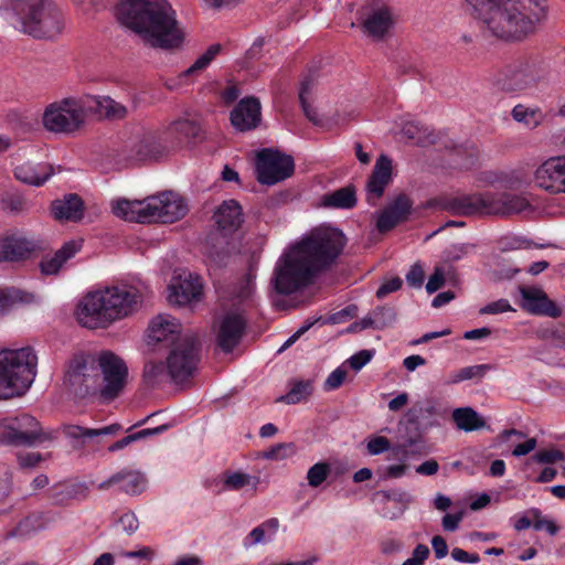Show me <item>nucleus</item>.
<instances>
[{"label":"nucleus","instance_id":"f257e3e1","mask_svg":"<svg viewBox=\"0 0 565 565\" xmlns=\"http://www.w3.org/2000/svg\"><path fill=\"white\" fill-rule=\"evenodd\" d=\"M482 23L484 36L522 41L547 17V0H466Z\"/></svg>","mask_w":565,"mask_h":565},{"label":"nucleus","instance_id":"f03ea898","mask_svg":"<svg viewBox=\"0 0 565 565\" xmlns=\"http://www.w3.org/2000/svg\"><path fill=\"white\" fill-rule=\"evenodd\" d=\"M116 15L153 47L171 51L183 45L184 32L168 0H125L117 6Z\"/></svg>","mask_w":565,"mask_h":565},{"label":"nucleus","instance_id":"7ed1b4c3","mask_svg":"<svg viewBox=\"0 0 565 565\" xmlns=\"http://www.w3.org/2000/svg\"><path fill=\"white\" fill-rule=\"evenodd\" d=\"M255 275L244 274L238 280L214 281V294L220 310L216 347L225 354L232 353L242 342L247 328L244 301L255 290Z\"/></svg>","mask_w":565,"mask_h":565},{"label":"nucleus","instance_id":"20e7f679","mask_svg":"<svg viewBox=\"0 0 565 565\" xmlns=\"http://www.w3.org/2000/svg\"><path fill=\"white\" fill-rule=\"evenodd\" d=\"M142 303V295L132 285L106 287L88 292L76 308L78 323L88 329L107 328L114 321L134 315Z\"/></svg>","mask_w":565,"mask_h":565},{"label":"nucleus","instance_id":"39448f33","mask_svg":"<svg viewBox=\"0 0 565 565\" xmlns=\"http://www.w3.org/2000/svg\"><path fill=\"white\" fill-rule=\"evenodd\" d=\"M0 15L15 30L39 40H54L64 29V18L50 0H3Z\"/></svg>","mask_w":565,"mask_h":565},{"label":"nucleus","instance_id":"423d86ee","mask_svg":"<svg viewBox=\"0 0 565 565\" xmlns=\"http://www.w3.org/2000/svg\"><path fill=\"white\" fill-rule=\"evenodd\" d=\"M85 108L107 118H124L127 113L124 106L109 97H88L85 106L75 98H64L46 107L43 125L52 132H73L84 124Z\"/></svg>","mask_w":565,"mask_h":565},{"label":"nucleus","instance_id":"0eeeda50","mask_svg":"<svg viewBox=\"0 0 565 565\" xmlns=\"http://www.w3.org/2000/svg\"><path fill=\"white\" fill-rule=\"evenodd\" d=\"M113 213L142 224H172L186 215L188 205L178 193L166 191L142 201L118 200L113 205Z\"/></svg>","mask_w":565,"mask_h":565},{"label":"nucleus","instance_id":"6e6552de","mask_svg":"<svg viewBox=\"0 0 565 565\" xmlns=\"http://www.w3.org/2000/svg\"><path fill=\"white\" fill-rule=\"evenodd\" d=\"M441 207L460 216H508L530 207L529 201L518 194L508 192H483L446 198Z\"/></svg>","mask_w":565,"mask_h":565},{"label":"nucleus","instance_id":"1a4fd4ad","mask_svg":"<svg viewBox=\"0 0 565 565\" xmlns=\"http://www.w3.org/2000/svg\"><path fill=\"white\" fill-rule=\"evenodd\" d=\"M344 233L332 226L312 228L299 241L291 244L309 266L321 275L337 264L347 245Z\"/></svg>","mask_w":565,"mask_h":565},{"label":"nucleus","instance_id":"9d476101","mask_svg":"<svg viewBox=\"0 0 565 565\" xmlns=\"http://www.w3.org/2000/svg\"><path fill=\"white\" fill-rule=\"evenodd\" d=\"M38 356L31 347L0 351V399L24 395L36 376Z\"/></svg>","mask_w":565,"mask_h":565},{"label":"nucleus","instance_id":"9b49d317","mask_svg":"<svg viewBox=\"0 0 565 565\" xmlns=\"http://www.w3.org/2000/svg\"><path fill=\"white\" fill-rule=\"evenodd\" d=\"M243 207L235 199L223 201L214 210V224L217 234L214 235V266L225 267L241 249L239 239L235 234L244 223Z\"/></svg>","mask_w":565,"mask_h":565},{"label":"nucleus","instance_id":"f8f14e48","mask_svg":"<svg viewBox=\"0 0 565 565\" xmlns=\"http://www.w3.org/2000/svg\"><path fill=\"white\" fill-rule=\"evenodd\" d=\"M290 244L276 262L270 286L277 295L289 296L311 286L319 276Z\"/></svg>","mask_w":565,"mask_h":565},{"label":"nucleus","instance_id":"ddd939ff","mask_svg":"<svg viewBox=\"0 0 565 565\" xmlns=\"http://www.w3.org/2000/svg\"><path fill=\"white\" fill-rule=\"evenodd\" d=\"M64 385L76 399L97 397L102 401L103 380L95 353L79 351L67 362Z\"/></svg>","mask_w":565,"mask_h":565},{"label":"nucleus","instance_id":"4468645a","mask_svg":"<svg viewBox=\"0 0 565 565\" xmlns=\"http://www.w3.org/2000/svg\"><path fill=\"white\" fill-rule=\"evenodd\" d=\"M172 153L163 129L145 130L131 138L120 150L119 158L127 164L157 162Z\"/></svg>","mask_w":565,"mask_h":565},{"label":"nucleus","instance_id":"2eb2a0df","mask_svg":"<svg viewBox=\"0 0 565 565\" xmlns=\"http://www.w3.org/2000/svg\"><path fill=\"white\" fill-rule=\"evenodd\" d=\"M50 439V434L42 431L40 422L29 414L23 413L0 420L1 446L32 447Z\"/></svg>","mask_w":565,"mask_h":565},{"label":"nucleus","instance_id":"dca6fc26","mask_svg":"<svg viewBox=\"0 0 565 565\" xmlns=\"http://www.w3.org/2000/svg\"><path fill=\"white\" fill-rule=\"evenodd\" d=\"M201 342L196 334L182 338L167 356V370L171 382L180 384L193 376L200 361Z\"/></svg>","mask_w":565,"mask_h":565},{"label":"nucleus","instance_id":"f3484780","mask_svg":"<svg viewBox=\"0 0 565 565\" xmlns=\"http://www.w3.org/2000/svg\"><path fill=\"white\" fill-rule=\"evenodd\" d=\"M95 361L98 363V372L103 380L102 402H111L126 386L128 367L125 361L111 351L95 354Z\"/></svg>","mask_w":565,"mask_h":565},{"label":"nucleus","instance_id":"a211bd4d","mask_svg":"<svg viewBox=\"0 0 565 565\" xmlns=\"http://www.w3.org/2000/svg\"><path fill=\"white\" fill-rule=\"evenodd\" d=\"M295 172V161L289 154L278 149L266 148L257 153L256 179L260 184L274 185Z\"/></svg>","mask_w":565,"mask_h":565},{"label":"nucleus","instance_id":"6ab92c4d","mask_svg":"<svg viewBox=\"0 0 565 565\" xmlns=\"http://www.w3.org/2000/svg\"><path fill=\"white\" fill-rule=\"evenodd\" d=\"M163 131L172 152L183 147H194L206 138V131L202 127L199 115L186 114L171 121Z\"/></svg>","mask_w":565,"mask_h":565},{"label":"nucleus","instance_id":"aec40b11","mask_svg":"<svg viewBox=\"0 0 565 565\" xmlns=\"http://www.w3.org/2000/svg\"><path fill=\"white\" fill-rule=\"evenodd\" d=\"M203 279L200 275L182 270L172 277L168 287V300L171 305L180 307L200 301L203 296Z\"/></svg>","mask_w":565,"mask_h":565},{"label":"nucleus","instance_id":"412c9836","mask_svg":"<svg viewBox=\"0 0 565 565\" xmlns=\"http://www.w3.org/2000/svg\"><path fill=\"white\" fill-rule=\"evenodd\" d=\"M522 310L542 317L559 318L562 309L539 287H520Z\"/></svg>","mask_w":565,"mask_h":565},{"label":"nucleus","instance_id":"4be33fe9","mask_svg":"<svg viewBox=\"0 0 565 565\" xmlns=\"http://www.w3.org/2000/svg\"><path fill=\"white\" fill-rule=\"evenodd\" d=\"M181 333V324L178 319L159 315L151 320L147 330L148 345L162 344L170 348L178 344Z\"/></svg>","mask_w":565,"mask_h":565},{"label":"nucleus","instance_id":"5701e85b","mask_svg":"<svg viewBox=\"0 0 565 565\" xmlns=\"http://www.w3.org/2000/svg\"><path fill=\"white\" fill-rule=\"evenodd\" d=\"M412 213L413 201L405 193H401L381 211L376 228L380 233H387L398 224L407 222Z\"/></svg>","mask_w":565,"mask_h":565},{"label":"nucleus","instance_id":"b1692460","mask_svg":"<svg viewBox=\"0 0 565 565\" xmlns=\"http://www.w3.org/2000/svg\"><path fill=\"white\" fill-rule=\"evenodd\" d=\"M535 184L551 193L565 192V156L550 158L535 171Z\"/></svg>","mask_w":565,"mask_h":565},{"label":"nucleus","instance_id":"393cba45","mask_svg":"<svg viewBox=\"0 0 565 565\" xmlns=\"http://www.w3.org/2000/svg\"><path fill=\"white\" fill-rule=\"evenodd\" d=\"M46 248L43 241L10 235L0 238V262H19Z\"/></svg>","mask_w":565,"mask_h":565},{"label":"nucleus","instance_id":"a878e982","mask_svg":"<svg viewBox=\"0 0 565 565\" xmlns=\"http://www.w3.org/2000/svg\"><path fill=\"white\" fill-rule=\"evenodd\" d=\"M230 120L233 127L241 132L256 129L262 121V105L257 97L242 98L231 111Z\"/></svg>","mask_w":565,"mask_h":565},{"label":"nucleus","instance_id":"bb28decb","mask_svg":"<svg viewBox=\"0 0 565 565\" xmlns=\"http://www.w3.org/2000/svg\"><path fill=\"white\" fill-rule=\"evenodd\" d=\"M113 487H116L119 492L139 495L146 490L147 478L139 470L124 468L100 482L97 489L108 490Z\"/></svg>","mask_w":565,"mask_h":565},{"label":"nucleus","instance_id":"cd10ccee","mask_svg":"<svg viewBox=\"0 0 565 565\" xmlns=\"http://www.w3.org/2000/svg\"><path fill=\"white\" fill-rule=\"evenodd\" d=\"M392 180V160L386 154H381L373 167L366 182V200L374 204L376 200L383 196L386 186Z\"/></svg>","mask_w":565,"mask_h":565},{"label":"nucleus","instance_id":"c85d7f7f","mask_svg":"<svg viewBox=\"0 0 565 565\" xmlns=\"http://www.w3.org/2000/svg\"><path fill=\"white\" fill-rule=\"evenodd\" d=\"M540 81L537 73H497L493 87L499 92L514 94L536 87Z\"/></svg>","mask_w":565,"mask_h":565},{"label":"nucleus","instance_id":"c756f323","mask_svg":"<svg viewBox=\"0 0 565 565\" xmlns=\"http://www.w3.org/2000/svg\"><path fill=\"white\" fill-rule=\"evenodd\" d=\"M122 429L120 424H111L102 428H86L78 425H64L63 434L71 439L72 447L78 449L96 437L115 435Z\"/></svg>","mask_w":565,"mask_h":565},{"label":"nucleus","instance_id":"7c9ffc66","mask_svg":"<svg viewBox=\"0 0 565 565\" xmlns=\"http://www.w3.org/2000/svg\"><path fill=\"white\" fill-rule=\"evenodd\" d=\"M85 203L76 193H70L62 200H54L51 213L57 221L78 222L84 216Z\"/></svg>","mask_w":565,"mask_h":565},{"label":"nucleus","instance_id":"2f4dec72","mask_svg":"<svg viewBox=\"0 0 565 565\" xmlns=\"http://www.w3.org/2000/svg\"><path fill=\"white\" fill-rule=\"evenodd\" d=\"M13 173L17 180L25 184L41 186L54 174V169L46 162L28 161L17 166Z\"/></svg>","mask_w":565,"mask_h":565},{"label":"nucleus","instance_id":"473e14b6","mask_svg":"<svg viewBox=\"0 0 565 565\" xmlns=\"http://www.w3.org/2000/svg\"><path fill=\"white\" fill-rule=\"evenodd\" d=\"M79 245L74 241L63 244V246L52 256H44L40 263V269L43 275H56L62 266L79 250Z\"/></svg>","mask_w":565,"mask_h":565},{"label":"nucleus","instance_id":"72a5a7b5","mask_svg":"<svg viewBox=\"0 0 565 565\" xmlns=\"http://www.w3.org/2000/svg\"><path fill=\"white\" fill-rule=\"evenodd\" d=\"M452 420L459 430H463L466 433L479 429H491L484 418L469 406L454 409Z\"/></svg>","mask_w":565,"mask_h":565},{"label":"nucleus","instance_id":"f704fd0d","mask_svg":"<svg viewBox=\"0 0 565 565\" xmlns=\"http://www.w3.org/2000/svg\"><path fill=\"white\" fill-rule=\"evenodd\" d=\"M393 24L391 12L387 8L374 10L363 22V30L374 39H382Z\"/></svg>","mask_w":565,"mask_h":565},{"label":"nucleus","instance_id":"c9c22d12","mask_svg":"<svg viewBox=\"0 0 565 565\" xmlns=\"http://www.w3.org/2000/svg\"><path fill=\"white\" fill-rule=\"evenodd\" d=\"M38 302V296L19 288L0 289V316L7 313L14 305H31Z\"/></svg>","mask_w":565,"mask_h":565},{"label":"nucleus","instance_id":"e433bc0d","mask_svg":"<svg viewBox=\"0 0 565 565\" xmlns=\"http://www.w3.org/2000/svg\"><path fill=\"white\" fill-rule=\"evenodd\" d=\"M356 201L355 188L352 184L327 193L322 198L323 205L333 209H353L356 205Z\"/></svg>","mask_w":565,"mask_h":565},{"label":"nucleus","instance_id":"4c0bfd02","mask_svg":"<svg viewBox=\"0 0 565 565\" xmlns=\"http://www.w3.org/2000/svg\"><path fill=\"white\" fill-rule=\"evenodd\" d=\"M312 390L310 380L294 381L290 390L285 395L279 396L276 402L295 405L307 399L312 394Z\"/></svg>","mask_w":565,"mask_h":565},{"label":"nucleus","instance_id":"58836bf2","mask_svg":"<svg viewBox=\"0 0 565 565\" xmlns=\"http://www.w3.org/2000/svg\"><path fill=\"white\" fill-rule=\"evenodd\" d=\"M168 429H169V425L164 424V425H160V426L154 427V428H145V429H141V430L136 431L134 434H129L126 437H124V438L113 443L108 447V451H110V452L118 451V450L124 449L125 447L129 446L130 444H132L135 441L145 439V438H148V437H151V436H154V435H159L161 433H164Z\"/></svg>","mask_w":565,"mask_h":565},{"label":"nucleus","instance_id":"ea45409f","mask_svg":"<svg viewBox=\"0 0 565 565\" xmlns=\"http://www.w3.org/2000/svg\"><path fill=\"white\" fill-rule=\"evenodd\" d=\"M436 409L434 406L427 407H413L406 414L407 423L415 427L416 430H425L434 426L429 419L435 415Z\"/></svg>","mask_w":565,"mask_h":565},{"label":"nucleus","instance_id":"a19ab883","mask_svg":"<svg viewBox=\"0 0 565 565\" xmlns=\"http://www.w3.org/2000/svg\"><path fill=\"white\" fill-rule=\"evenodd\" d=\"M402 134L405 138L417 146L434 143V138L431 134L428 132L427 127L416 121L406 122L402 128Z\"/></svg>","mask_w":565,"mask_h":565},{"label":"nucleus","instance_id":"79ce46f5","mask_svg":"<svg viewBox=\"0 0 565 565\" xmlns=\"http://www.w3.org/2000/svg\"><path fill=\"white\" fill-rule=\"evenodd\" d=\"M253 481V487L256 488L258 483L257 477H252L247 473L235 471H226L223 478V489L224 490H241L242 488L250 484Z\"/></svg>","mask_w":565,"mask_h":565},{"label":"nucleus","instance_id":"37998d69","mask_svg":"<svg viewBox=\"0 0 565 565\" xmlns=\"http://www.w3.org/2000/svg\"><path fill=\"white\" fill-rule=\"evenodd\" d=\"M490 369L491 365L489 364H477L462 367L458 372L451 374L447 384H457L472 379H482Z\"/></svg>","mask_w":565,"mask_h":565},{"label":"nucleus","instance_id":"c03bdc74","mask_svg":"<svg viewBox=\"0 0 565 565\" xmlns=\"http://www.w3.org/2000/svg\"><path fill=\"white\" fill-rule=\"evenodd\" d=\"M143 379L150 385H157L169 379L167 362H149L143 369Z\"/></svg>","mask_w":565,"mask_h":565},{"label":"nucleus","instance_id":"a18cd8bd","mask_svg":"<svg viewBox=\"0 0 565 565\" xmlns=\"http://www.w3.org/2000/svg\"><path fill=\"white\" fill-rule=\"evenodd\" d=\"M498 248L502 253L512 252L516 249H527L532 247V242L524 236L518 235H504L501 236L498 242Z\"/></svg>","mask_w":565,"mask_h":565},{"label":"nucleus","instance_id":"49530a36","mask_svg":"<svg viewBox=\"0 0 565 565\" xmlns=\"http://www.w3.org/2000/svg\"><path fill=\"white\" fill-rule=\"evenodd\" d=\"M331 472L329 462L320 461L311 466L307 472L308 484L312 488L320 487Z\"/></svg>","mask_w":565,"mask_h":565},{"label":"nucleus","instance_id":"de8ad7c7","mask_svg":"<svg viewBox=\"0 0 565 565\" xmlns=\"http://www.w3.org/2000/svg\"><path fill=\"white\" fill-rule=\"evenodd\" d=\"M375 499H380L382 504L390 503L394 501L398 507L407 508V504L411 502L412 497L406 491L394 489V490H380L374 493Z\"/></svg>","mask_w":565,"mask_h":565},{"label":"nucleus","instance_id":"09e8293b","mask_svg":"<svg viewBox=\"0 0 565 565\" xmlns=\"http://www.w3.org/2000/svg\"><path fill=\"white\" fill-rule=\"evenodd\" d=\"M1 209L12 213H19L25 209L26 201L18 191L6 192L0 200Z\"/></svg>","mask_w":565,"mask_h":565},{"label":"nucleus","instance_id":"8fccbe9b","mask_svg":"<svg viewBox=\"0 0 565 565\" xmlns=\"http://www.w3.org/2000/svg\"><path fill=\"white\" fill-rule=\"evenodd\" d=\"M373 318L376 321L377 330L392 327L396 321V311L390 306H377L371 310Z\"/></svg>","mask_w":565,"mask_h":565},{"label":"nucleus","instance_id":"3c124183","mask_svg":"<svg viewBox=\"0 0 565 565\" xmlns=\"http://www.w3.org/2000/svg\"><path fill=\"white\" fill-rule=\"evenodd\" d=\"M40 514L28 515L17 524L11 534L13 536H30L40 527Z\"/></svg>","mask_w":565,"mask_h":565},{"label":"nucleus","instance_id":"603ef678","mask_svg":"<svg viewBox=\"0 0 565 565\" xmlns=\"http://www.w3.org/2000/svg\"><path fill=\"white\" fill-rule=\"evenodd\" d=\"M295 452L292 443H279L262 452V458L267 460H282Z\"/></svg>","mask_w":565,"mask_h":565},{"label":"nucleus","instance_id":"864d4df0","mask_svg":"<svg viewBox=\"0 0 565 565\" xmlns=\"http://www.w3.org/2000/svg\"><path fill=\"white\" fill-rule=\"evenodd\" d=\"M529 513L533 518V529L535 531L545 530L552 536L558 533L559 527L556 525V523L553 520L543 518L542 511L539 508L529 509Z\"/></svg>","mask_w":565,"mask_h":565},{"label":"nucleus","instance_id":"5fc2aeb1","mask_svg":"<svg viewBox=\"0 0 565 565\" xmlns=\"http://www.w3.org/2000/svg\"><path fill=\"white\" fill-rule=\"evenodd\" d=\"M473 248L475 245L469 243L452 244L443 252V258L447 263H456L466 257Z\"/></svg>","mask_w":565,"mask_h":565},{"label":"nucleus","instance_id":"6e6d98bb","mask_svg":"<svg viewBox=\"0 0 565 565\" xmlns=\"http://www.w3.org/2000/svg\"><path fill=\"white\" fill-rule=\"evenodd\" d=\"M12 472L7 463H0V504L4 503L12 491Z\"/></svg>","mask_w":565,"mask_h":565},{"label":"nucleus","instance_id":"4d7b16f0","mask_svg":"<svg viewBox=\"0 0 565 565\" xmlns=\"http://www.w3.org/2000/svg\"><path fill=\"white\" fill-rule=\"evenodd\" d=\"M358 306L349 305L345 308L329 315L324 320H322V324H340L345 322L349 318H354L358 315Z\"/></svg>","mask_w":565,"mask_h":565},{"label":"nucleus","instance_id":"13d9d810","mask_svg":"<svg viewBox=\"0 0 565 565\" xmlns=\"http://www.w3.org/2000/svg\"><path fill=\"white\" fill-rule=\"evenodd\" d=\"M264 43V38H257L252 46L246 51L244 56V67L246 70L255 67L253 62L258 61L262 57Z\"/></svg>","mask_w":565,"mask_h":565},{"label":"nucleus","instance_id":"bf43d9fd","mask_svg":"<svg viewBox=\"0 0 565 565\" xmlns=\"http://www.w3.org/2000/svg\"><path fill=\"white\" fill-rule=\"evenodd\" d=\"M374 354L375 350H361L350 356L348 363L352 370L359 372L372 360Z\"/></svg>","mask_w":565,"mask_h":565},{"label":"nucleus","instance_id":"052dcab7","mask_svg":"<svg viewBox=\"0 0 565 565\" xmlns=\"http://www.w3.org/2000/svg\"><path fill=\"white\" fill-rule=\"evenodd\" d=\"M514 311L508 299L501 298L479 309V315H499Z\"/></svg>","mask_w":565,"mask_h":565},{"label":"nucleus","instance_id":"680f3d73","mask_svg":"<svg viewBox=\"0 0 565 565\" xmlns=\"http://www.w3.org/2000/svg\"><path fill=\"white\" fill-rule=\"evenodd\" d=\"M347 377V371L344 369L337 367L332 371L327 380L324 381L323 388L324 391H333L339 388Z\"/></svg>","mask_w":565,"mask_h":565},{"label":"nucleus","instance_id":"e2e57ef3","mask_svg":"<svg viewBox=\"0 0 565 565\" xmlns=\"http://www.w3.org/2000/svg\"><path fill=\"white\" fill-rule=\"evenodd\" d=\"M563 458L564 454L558 449H542L533 456V459L539 463H554Z\"/></svg>","mask_w":565,"mask_h":565},{"label":"nucleus","instance_id":"0e129e2a","mask_svg":"<svg viewBox=\"0 0 565 565\" xmlns=\"http://www.w3.org/2000/svg\"><path fill=\"white\" fill-rule=\"evenodd\" d=\"M118 525L128 535H132L139 527V521L136 514L131 511L124 513L119 520Z\"/></svg>","mask_w":565,"mask_h":565},{"label":"nucleus","instance_id":"69168bd1","mask_svg":"<svg viewBox=\"0 0 565 565\" xmlns=\"http://www.w3.org/2000/svg\"><path fill=\"white\" fill-rule=\"evenodd\" d=\"M402 285H403L402 278H399L398 276L393 277V278L384 281L379 287V289L376 290L375 296H376L377 299H383L387 295H390L391 292H394V291H397L398 289H401Z\"/></svg>","mask_w":565,"mask_h":565},{"label":"nucleus","instance_id":"338daca9","mask_svg":"<svg viewBox=\"0 0 565 565\" xmlns=\"http://www.w3.org/2000/svg\"><path fill=\"white\" fill-rule=\"evenodd\" d=\"M445 285V273L441 267H435L434 273L430 275L427 284L426 291L434 294Z\"/></svg>","mask_w":565,"mask_h":565},{"label":"nucleus","instance_id":"774afa93","mask_svg":"<svg viewBox=\"0 0 565 565\" xmlns=\"http://www.w3.org/2000/svg\"><path fill=\"white\" fill-rule=\"evenodd\" d=\"M390 449V440L383 436L374 437L367 443V451L373 456L381 455L385 451H388Z\"/></svg>","mask_w":565,"mask_h":565}]
</instances>
